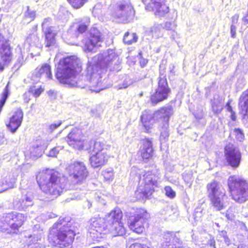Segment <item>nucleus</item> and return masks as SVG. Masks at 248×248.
Masks as SVG:
<instances>
[{
	"mask_svg": "<svg viewBox=\"0 0 248 248\" xmlns=\"http://www.w3.org/2000/svg\"><path fill=\"white\" fill-rule=\"evenodd\" d=\"M32 198L31 197H27L25 200H23L22 202L21 205L23 208L24 207L29 206L31 205Z\"/></svg>",
	"mask_w": 248,
	"mask_h": 248,
	"instance_id": "obj_49",
	"label": "nucleus"
},
{
	"mask_svg": "<svg viewBox=\"0 0 248 248\" xmlns=\"http://www.w3.org/2000/svg\"><path fill=\"white\" fill-rule=\"evenodd\" d=\"M172 114L173 109L170 107L163 108L156 113V116L163 117V119L161 120L163 121V124L160 137L161 140H165L169 137V132L168 131L169 119Z\"/></svg>",
	"mask_w": 248,
	"mask_h": 248,
	"instance_id": "obj_18",
	"label": "nucleus"
},
{
	"mask_svg": "<svg viewBox=\"0 0 248 248\" xmlns=\"http://www.w3.org/2000/svg\"><path fill=\"white\" fill-rule=\"evenodd\" d=\"M36 179L43 192L55 197L59 196L65 188L64 179L54 170H43L36 176Z\"/></svg>",
	"mask_w": 248,
	"mask_h": 248,
	"instance_id": "obj_3",
	"label": "nucleus"
},
{
	"mask_svg": "<svg viewBox=\"0 0 248 248\" xmlns=\"http://www.w3.org/2000/svg\"><path fill=\"white\" fill-rule=\"evenodd\" d=\"M174 65H171V66L170 67V73L171 74H172V75H174Z\"/></svg>",
	"mask_w": 248,
	"mask_h": 248,
	"instance_id": "obj_62",
	"label": "nucleus"
},
{
	"mask_svg": "<svg viewBox=\"0 0 248 248\" xmlns=\"http://www.w3.org/2000/svg\"><path fill=\"white\" fill-rule=\"evenodd\" d=\"M208 197L216 211L224 209L228 204V196L222 185L213 181L206 186Z\"/></svg>",
	"mask_w": 248,
	"mask_h": 248,
	"instance_id": "obj_6",
	"label": "nucleus"
},
{
	"mask_svg": "<svg viewBox=\"0 0 248 248\" xmlns=\"http://www.w3.org/2000/svg\"><path fill=\"white\" fill-rule=\"evenodd\" d=\"M130 85V84H128L126 81H124L123 85L122 86L120 85L119 89H124L127 88Z\"/></svg>",
	"mask_w": 248,
	"mask_h": 248,
	"instance_id": "obj_60",
	"label": "nucleus"
},
{
	"mask_svg": "<svg viewBox=\"0 0 248 248\" xmlns=\"http://www.w3.org/2000/svg\"><path fill=\"white\" fill-rule=\"evenodd\" d=\"M195 117L198 120L202 119L204 115V109L202 107L199 108L195 113Z\"/></svg>",
	"mask_w": 248,
	"mask_h": 248,
	"instance_id": "obj_46",
	"label": "nucleus"
},
{
	"mask_svg": "<svg viewBox=\"0 0 248 248\" xmlns=\"http://www.w3.org/2000/svg\"><path fill=\"white\" fill-rule=\"evenodd\" d=\"M109 157L106 152H98L91 155L90 162L93 168L102 167L107 163Z\"/></svg>",
	"mask_w": 248,
	"mask_h": 248,
	"instance_id": "obj_23",
	"label": "nucleus"
},
{
	"mask_svg": "<svg viewBox=\"0 0 248 248\" xmlns=\"http://www.w3.org/2000/svg\"><path fill=\"white\" fill-rule=\"evenodd\" d=\"M135 11L129 0L118 1L113 7L111 16L117 22L127 23L133 18Z\"/></svg>",
	"mask_w": 248,
	"mask_h": 248,
	"instance_id": "obj_8",
	"label": "nucleus"
},
{
	"mask_svg": "<svg viewBox=\"0 0 248 248\" xmlns=\"http://www.w3.org/2000/svg\"><path fill=\"white\" fill-rule=\"evenodd\" d=\"M75 232L73 229L56 230V233L51 236V239L60 248H70L74 239Z\"/></svg>",
	"mask_w": 248,
	"mask_h": 248,
	"instance_id": "obj_10",
	"label": "nucleus"
},
{
	"mask_svg": "<svg viewBox=\"0 0 248 248\" xmlns=\"http://www.w3.org/2000/svg\"><path fill=\"white\" fill-rule=\"evenodd\" d=\"M226 217L228 220H232L234 218V215L228 210L226 213Z\"/></svg>",
	"mask_w": 248,
	"mask_h": 248,
	"instance_id": "obj_53",
	"label": "nucleus"
},
{
	"mask_svg": "<svg viewBox=\"0 0 248 248\" xmlns=\"http://www.w3.org/2000/svg\"><path fill=\"white\" fill-rule=\"evenodd\" d=\"M0 49L1 50V59L6 64L11 61L12 55L8 41L3 36H0Z\"/></svg>",
	"mask_w": 248,
	"mask_h": 248,
	"instance_id": "obj_25",
	"label": "nucleus"
},
{
	"mask_svg": "<svg viewBox=\"0 0 248 248\" xmlns=\"http://www.w3.org/2000/svg\"><path fill=\"white\" fill-rule=\"evenodd\" d=\"M138 39V37L136 33H130L127 32L125 33L124 36V42L127 44H131L134 42H136Z\"/></svg>",
	"mask_w": 248,
	"mask_h": 248,
	"instance_id": "obj_34",
	"label": "nucleus"
},
{
	"mask_svg": "<svg viewBox=\"0 0 248 248\" xmlns=\"http://www.w3.org/2000/svg\"><path fill=\"white\" fill-rule=\"evenodd\" d=\"M48 19H45L42 23V28L46 36V46L49 47L55 43L54 36L55 33L54 32L52 27H46V24Z\"/></svg>",
	"mask_w": 248,
	"mask_h": 248,
	"instance_id": "obj_29",
	"label": "nucleus"
},
{
	"mask_svg": "<svg viewBox=\"0 0 248 248\" xmlns=\"http://www.w3.org/2000/svg\"><path fill=\"white\" fill-rule=\"evenodd\" d=\"M102 39L99 31L95 28H92L89 32V36L82 40L83 47L86 52L95 51L96 47L100 46L98 44Z\"/></svg>",
	"mask_w": 248,
	"mask_h": 248,
	"instance_id": "obj_16",
	"label": "nucleus"
},
{
	"mask_svg": "<svg viewBox=\"0 0 248 248\" xmlns=\"http://www.w3.org/2000/svg\"><path fill=\"white\" fill-rule=\"evenodd\" d=\"M23 117V113L20 108H17L6 124L12 133H15L20 126Z\"/></svg>",
	"mask_w": 248,
	"mask_h": 248,
	"instance_id": "obj_24",
	"label": "nucleus"
},
{
	"mask_svg": "<svg viewBox=\"0 0 248 248\" xmlns=\"http://www.w3.org/2000/svg\"><path fill=\"white\" fill-rule=\"evenodd\" d=\"M183 178L185 182L190 186L193 181V173L192 171H186L183 173Z\"/></svg>",
	"mask_w": 248,
	"mask_h": 248,
	"instance_id": "obj_39",
	"label": "nucleus"
},
{
	"mask_svg": "<svg viewBox=\"0 0 248 248\" xmlns=\"http://www.w3.org/2000/svg\"><path fill=\"white\" fill-rule=\"evenodd\" d=\"M231 196L238 203L248 201V181L238 175L229 177L227 181Z\"/></svg>",
	"mask_w": 248,
	"mask_h": 248,
	"instance_id": "obj_5",
	"label": "nucleus"
},
{
	"mask_svg": "<svg viewBox=\"0 0 248 248\" xmlns=\"http://www.w3.org/2000/svg\"><path fill=\"white\" fill-rule=\"evenodd\" d=\"M230 104H231V101H229L227 102V103L226 104V108L228 112L232 113V112H233L234 111L233 110L232 107L231 106Z\"/></svg>",
	"mask_w": 248,
	"mask_h": 248,
	"instance_id": "obj_56",
	"label": "nucleus"
},
{
	"mask_svg": "<svg viewBox=\"0 0 248 248\" xmlns=\"http://www.w3.org/2000/svg\"><path fill=\"white\" fill-rule=\"evenodd\" d=\"M108 148H109V145L106 144L100 140H92L89 143V150L90 152L97 153L98 152H106Z\"/></svg>",
	"mask_w": 248,
	"mask_h": 248,
	"instance_id": "obj_30",
	"label": "nucleus"
},
{
	"mask_svg": "<svg viewBox=\"0 0 248 248\" xmlns=\"http://www.w3.org/2000/svg\"><path fill=\"white\" fill-rule=\"evenodd\" d=\"M160 109L156 111L155 113H152L150 111L145 110L142 112L140 117L142 123L148 132L149 130L152 128V125L156 120L160 119L162 120L163 117L156 116V113L158 112Z\"/></svg>",
	"mask_w": 248,
	"mask_h": 248,
	"instance_id": "obj_22",
	"label": "nucleus"
},
{
	"mask_svg": "<svg viewBox=\"0 0 248 248\" xmlns=\"http://www.w3.org/2000/svg\"><path fill=\"white\" fill-rule=\"evenodd\" d=\"M142 144L143 147L141 149H147L148 148H153L152 142L148 139L143 140H142Z\"/></svg>",
	"mask_w": 248,
	"mask_h": 248,
	"instance_id": "obj_47",
	"label": "nucleus"
},
{
	"mask_svg": "<svg viewBox=\"0 0 248 248\" xmlns=\"http://www.w3.org/2000/svg\"><path fill=\"white\" fill-rule=\"evenodd\" d=\"M75 8L82 7L87 0H67Z\"/></svg>",
	"mask_w": 248,
	"mask_h": 248,
	"instance_id": "obj_41",
	"label": "nucleus"
},
{
	"mask_svg": "<svg viewBox=\"0 0 248 248\" xmlns=\"http://www.w3.org/2000/svg\"><path fill=\"white\" fill-rule=\"evenodd\" d=\"M30 93H29V92H28L27 93H25L23 95L24 99L25 101L26 102H28L30 100V95H29Z\"/></svg>",
	"mask_w": 248,
	"mask_h": 248,
	"instance_id": "obj_57",
	"label": "nucleus"
},
{
	"mask_svg": "<svg viewBox=\"0 0 248 248\" xmlns=\"http://www.w3.org/2000/svg\"><path fill=\"white\" fill-rule=\"evenodd\" d=\"M202 209L201 208H197L195 209V217H201L202 214Z\"/></svg>",
	"mask_w": 248,
	"mask_h": 248,
	"instance_id": "obj_54",
	"label": "nucleus"
},
{
	"mask_svg": "<svg viewBox=\"0 0 248 248\" xmlns=\"http://www.w3.org/2000/svg\"><path fill=\"white\" fill-rule=\"evenodd\" d=\"M170 89L168 87L167 79L163 75L159 77L158 87L155 93L151 97L152 104L155 105L158 102L167 99Z\"/></svg>",
	"mask_w": 248,
	"mask_h": 248,
	"instance_id": "obj_14",
	"label": "nucleus"
},
{
	"mask_svg": "<svg viewBox=\"0 0 248 248\" xmlns=\"http://www.w3.org/2000/svg\"><path fill=\"white\" fill-rule=\"evenodd\" d=\"M165 191L166 195L170 198H173L176 195L175 191L170 186H166L165 187Z\"/></svg>",
	"mask_w": 248,
	"mask_h": 248,
	"instance_id": "obj_45",
	"label": "nucleus"
},
{
	"mask_svg": "<svg viewBox=\"0 0 248 248\" xmlns=\"http://www.w3.org/2000/svg\"><path fill=\"white\" fill-rule=\"evenodd\" d=\"M60 151V148L59 147H54L51 149L47 154V155L51 157H56Z\"/></svg>",
	"mask_w": 248,
	"mask_h": 248,
	"instance_id": "obj_48",
	"label": "nucleus"
},
{
	"mask_svg": "<svg viewBox=\"0 0 248 248\" xmlns=\"http://www.w3.org/2000/svg\"><path fill=\"white\" fill-rule=\"evenodd\" d=\"M151 7L155 11V16H164L169 11V8L165 4V0H152Z\"/></svg>",
	"mask_w": 248,
	"mask_h": 248,
	"instance_id": "obj_26",
	"label": "nucleus"
},
{
	"mask_svg": "<svg viewBox=\"0 0 248 248\" xmlns=\"http://www.w3.org/2000/svg\"><path fill=\"white\" fill-rule=\"evenodd\" d=\"M130 248H150L147 246L140 243H135L130 246Z\"/></svg>",
	"mask_w": 248,
	"mask_h": 248,
	"instance_id": "obj_51",
	"label": "nucleus"
},
{
	"mask_svg": "<svg viewBox=\"0 0 248 248\" xmlns=\"http://www.w3.org/2000/svg\"><path fill=\"white\" fill-rule=\"evenodd\" d=\"M42 231H41L38 233H34L33 235H31L29 237L27 242L29 245L35 244L38 243L39 241H41L42 238Z\"/></svg>",
	"mask_w": 248,
	"mask_h": 248,
	"instance_id": "obj_35",
	"label": "nucleus"
},
{
	"mask_svg": "<svg viewBox=\"0 0 248 248\" xmlns=\"http://www.w3.org/2000/svg\"><path fill=\"white\" fill-rule=\"evenodd\" d=\"M161 28L159 26H155L151 29V32L153 37L157 38L161 36Z\"/></svg>",
	"mask_w": 248,
	"mask_h": 248,
	"instance_id": "obj_44",
	"label": "nucleus"
},
{
	"mask_svg": "<svg viewBox=\"0 0 248 248\" xmlns=\"http://www.w3.org/2000/svg\"><path fill=\"white\" fill-rule=\"evenodd\" d=\"M90 19L84 17L79 21L74 23L69 29L68 33L74 38H77L79 34L85 32L90 25Z\"/></svg>",
	"mask_w": 248,
	"mask_h": 248,
	"instance_id": "obj_19",
	"label": "nucleus"
},
{
	"mask_svg": "<svg viewBox=\"0 0 248 248\" xmlns=\"http://www.w3.org/2000/svg\"><path fill=\"white\" fill-rule=\"evenodd\" d=\"M233 134L237 140L242 141L244 140L245 136L241 129L235 128L233 130Z\"/></svg>",
	"mask_w": 248,
	"mask_h": 248,
	"instance_id": "obj_42",
	"label": "nucleus"
},
{
	"mask_svg": "<svg viewBox=\"0 0 248 248\" xmlns=\"http://www.w3.org/2000/svg\"><path fill=\"white\" fill-rule=\"evenodd\" d=\"M238 108L243 123L247 122L248 120V89L241 94L238 101Z\"/></svg>",
	"mask_w": 248,
	"mask_h": 248,
	"instance_id": "obj_21",
	"label": "nucleus"
},
{
	"mask_svg": "<svg viewBox=\"0 0 248 248\" xmlns=\"http://www.w3.org/2000/svg\"><path fill=\"white\" fill-rule=\"evenodd\" d=\"M225 156L228 164L233 168H237L241 160V153L239 148L231 143L225 147Z\"/></svg>",
	"mask_w": 248,
	"mask_h": 248,
	"instance_id": "obj_15",
	"label": "nucleus"
},
{
	"mask_svg": "<svg viewBox=\"0 0 248 248\" xmlns=\"http://www.w3.org/2000/svg\"><path fill=\"white\" fill-rule=\"evenodd\" d=\"M26 219V217L21 213L7 214L0 220V231L7 233H16Z\"/></svg>",
	"mask_w": 248,
	"mask_h": 248,
	"instance_id": "obj_7",
	"label": "nucleus"
},
{
	"mask_svg": "<svg viewBox=\"0 0 248 248\" xmlns=\"http://www.w3.org/2000/svg\"><path fill=\"white\" fill-rule=\"evenodd\" d=\"M208 244L210 245V246L213 247V248H216L215 241L214 240V239H210L208 242Z\"/></svg>",
	"mask_w": 248,
	"mask_h": 248,
	"instance_id": "obj_58",
	"label": "nucleus"
},
{
	"mask_svg": "<svg viewBox=\"0 0 248 248\" xmlns=\"http://www.w3.org/2000/svg\"><path fill=\"white\" fill-rule=\"evenodd\" d=\"M211 105L214 113L219 114L223 108V101L218 95L214 96L211 100Z\"/></svg>",
	"mask_w": 248,
	"mask_h": 248,
	"instance_id": "obj_31",
	"label": "nucleus"
},
{
	"mask_svg": "<svg viewBox=\"0 0 248 248\" xmlns=\"http://www.w3.org/2000/svg\"><path fill=\"white\" fill-rule=\"evenodd\" d=\"M121 61L115 50L109 49L94 56L88 62L86 78L89 80L91 91L99 92L106 87L103 83V77L107 68L110 71H119Z\"/></svg>",
	"mask_w": 248,
	"mask_h": 248,
	"instance_id": "obj_1",
	"label": "nucleus"
},
{
	"mask_svg": "<svg viewBox=\"0 0 248 248\" xmlns=\"http://www.w3.org/2000/svg\"><path fill=\"white\" fill-rule=\"evenodd\" d=\"M231 118L232 121L236 120V116L234 111H233L232 113H231Z\"/></svg>",
	"mask_w": 248,
	"mask_h": 248,
	"instance_id": "obj_61",
	"label": "nucleus"
},
{
	"mask_svg": "<svg viewBox=\"0 0 248 248\" xmlns=\"http://www.w3.org/2000/svg\"><path fill=\"white\" fill-rule=\"evenodd\" d=\"M36 16V12L34 10H32L30 9L29 7H27V10L25 13V16L30 19V21H32L34 20Z\"/></svg>",
	"mask_w": 248,
	"mask_h": 248,
	"instance_id": "obj_43",
	"label": "nucleus"
},
{
	"mask_svg": "<svg viewBox=\"0 0 248 248\" xmlns=\"http://www.w3.org/2000/svg\"><path fill=\"white\" fill-rule=\"evenodd\" d=\"M66 170L69 175L72 177L76 183L82 181L88 175V171L84 164L81 162L71 163L66 168Z\"/></svg>",
	"mask_w": 248,
	"mask_h": 248,
	"instance_id": "obj_13",
	"label": "nucleus"
},
{
	"mask_svg": "<svg viewBox=\"0 0 248 248\" xmlns=\"http://www.w3.org/2000/svg\"><path fill=\"white\" fill-rule=\"evenodd\" d=\"M108 224L105 218H94L90 220L88 231L93 240L99 241L100 239L108 232Z\"/></svg>",
	"mask_w": 248,
	"mask_h": 248,
	"instance_id": "obj_11",
	"label": "nucleus"
},
{
	"mask_svg": "<svg viewBox=\"0 0 248 248\" xmlns=\"http://www.w3.org/2000/svg\"><path fill=\"white\" fill-rule=\"evenodd\" d=\"M4 69V64L0 62V70L2 71Z\"/></svg>",
	"mask_w": 248,
	"mask_h": 248,
	"instance_id": "obj_63",
	"label": "nucleus"
},
{
	"mask_svg": "<svg viewBox=\"0 0 248 248\" xmlns=\"http://www.w3.org/2000/svg\"><path fill=\"white\" fill-rule=\"evenodd\" d=\"M55 217V215L54 214H50L49 215V217L50 218H52V217Z\"/></svg>",
	"mask_w": 248,
	"mask_h": 248,
	"instance_id": "obj_64",
	"label": "nucleus"
},
{
	"mask_svg": "<svg viewBox=\"0 0 248 248\" xmlns=\"http://www.w3.org/2000/svg\"><path fill=\"white\" fill-rule=\"evenodd\" d=\"M47 146L45 140H37L30 149L31 154L34 156H40Z\"/></svg>",
	"mask_w": 248,
	"mask_h": 248,
	"instance_id": "obj_28",
	"label": "nucleus"
},
{
	"mask_svg": "<svg viewBox=\"0 0 248 248\" xmlns=\"http://www.w3.org/2000/svg\"><path fill=\"white\" fill-rule=\"evenodd\" d=\"M154 152L153 148L141 149V155L143 159L147 160L152 156Z\"/></svg>",
	"mask_w": 248,
	"mask_h": 248,
	"instance_id": "obj_38",
	"label": "nucleus"
},
{
	"mask_svg": "<svg viewBox=\"0 0 248 248\" xmlns=\"http://www.w3.org/2000/svg\"><path fill=\"white\" fill-rule=\"evenodd\" d=\"M160 182L158 175L152 171H144L139 175V186L135 192L139 200L148 198L154 191V186H157Z\"/></svg>",
	"mask_w": 248,
	"mask_h": 248,
	"instance_id": "obj_4",
	"label": "nucleus"
},
{
	"mask_svg": "<svg viewBox=\"0 0 248 248\" xmlns=\"http://www.w3.org/2000/svg\"><path fill=\"white\" fill-rule=\"evenodd\" d=\"M105 179L107 181H112L114 177L113 170L112 168H107L102 172Z\"/></svg>",
	"mask_w": 248,
	"mask_h": 248,
	"instance_id": "obj_37",
	"label": "nucleus"
},
{
	"mask_svg": "<svg viewBox=\"0 0 248 248\" xmlns=\"http://www.w3.org/2000/svg\"><path fill=\"white\" fill-rule=\"evenodd\" d=\"M81 68L80 59L76 56H68L61 60L56 69V77L60 82L73 87L84 88L88 87L91 91L89 80L81 76L77 79V75Z\"/></svg>",
	"mask_w": 248,
	"mask_h": 248,
	"instance_id": "obj_2",
	"label": "nucleus"
},
{
	"mask_svg": "<svg viewBox=\"0 0 248 248\" xmlns=\"http://www.w3.org/2000/svg\"><path fill=\"white\" fill-rule=\"evenodd\" d=\"M164 28L168 30H173L174 28V24L173 23L167 22L165 23Z\"/></svg>",
	"mask_w": 248,
	"mask_h": 248,
	"instance_id": "obj_52",
	"label": "nucleus"
},
{
	"mask_svg": "<svg viewBox=\"0 0 248 248\" xmlns=\"http://www.w3.org/2000/svg\"><path fill=\"white\" fill-rule=\"evenodd\" d=\"M148 61L146 59H141L140 61L141 66L143 67L147 64Z\"/></svg>",
	"mask_w": 248,
	"mask_h": 248,
	"instance_id": "obj_59",
	"label": "nucleus"
},
{
	"mask_svg": "<svg viewBox=\"0 0 248 248\" xmlns=\"http://www.w3.org/2000/svg\"><path fill=\"white\" fill-rule=\"evenodd\" d=\"M0 182V193L7 190L9 188L14 187V185L16 183V179L13 178L9 182L7 181V179L4 180L3 182Z\"/></svg>",
	"mask_w": 248,
	"mask_h": 248,
	"instance_id": "obj_33",
	"label": "nucleus"
},
{
	"mask_svg": "<svg viewBox=\"0 0 248 248\" xmlns=\"http://www.w3.org/2000/svg\"><path fill=\"white\" fill-rule=\"evenodd\" d=\"M72 224L73 223L71 222L69 217H65L62 218H60L59 221L55 223L50 230L48 238H51V236L56 233V230H61L62 228L63 229V230L73 229L72 227Z\"/></svg>",
	"mask_w": 248,
	"mask_h": 248,
	"instance_id": "obj_27",
	"label": "nucleus"
},
{
	"mask_svg": "<svg viewBox=\"0 0 248 248\" xmlns=\"http://www.w3.org/2000/svg\"><path fill=\"white\" fill-rule=\"evenodd\" d=\"M38 42L39 38L37 35L34 33L31 34L27 37L25 41L24 49L28 51L30 50L31 46L37 45Z\"/></svg>",
	"mask_w": 248,
	"mask_h": 248,
	"instance_id": "obj_32",
	"label": "nucleus"
},
{
	"mask_svg": "<svg viewBox=\"0 0 248 248\" xmlns=\"http://www.w3.org/2000/svg\"><path fill=\"white\" fill-rule=\"evenodd\" d=\"M165 240L161 245V248H179V246H176L173 243V242H170V238H164Z\"/></svg>",
	"mask_w": 248,
	"mask_h": 248,
	"instance_id": "obj_40",
	"label": "nucleus"
},
{
	"mask_svg": "<svg viewBox=\"0 0 248 248\" xmlns=\"http://www.w3.org/2000/svg\"><path fill=\"white\" fill-rule=\"evenodd\" d=\"M148 217V214L143 209H138L133 215L129 217L128 224L129 228L136 233H141L144 230L143 223Z\"/></svg>",
	"mask_w": 248,
	"mask_h": 248,
	"instance_id": "obj_12",
	"label": "nucleus"
},
{
	"mask_svg": "<svg viewBox=\"0 0 248 248\" xmlns=\"http://www.w3.org/2000/svg\"><path fill=\"white\" fill-rule=\"evenodd\" d=\"M235 33H236V27L233 25H232L231 26V36L232 37H233V38L235 37Z\"/></svg>",
	"mask_w": 248,
	"mask_h": 248,
	"instance_id": "obj_55",
	"label": "nucleus"
},
{
	"mask_svg": "<svg viewBox=\"0 0 248 248\" xmlns=\"http://www.w3.org/2000/svg\"><path fill=\"white\" fill-rule=\"evenodd\" d=\"M62 122L61 121H58L55 123H53L51 124L49 128L51 131V132H52L53 130L57 128L61 124H62Z\"/></svg>",
	"mask_w": 248,
	"mask_h": 248,
	"instance_id": "obj_50",
	"label": "nucleus"
},
{
	"mask_svg": "<svg viewBox=\"0 0 248 248\" xmlns=\"http://www.w3.org/2000/svg\"><path fill=\"white\" fill-rule=\"evenodd\" d=\"M44 89L41 86H36L35 85L31 86L29 89V93H31L35 97H38Z\"/></svg>",
	"mask_w": 248,
	"mask_h": 248,
	"instance_id": "obj_36",
	"label": "nucleus"
},
{
	"mask_svg": "<svg viewBox=\"0 0 248 248\" xmlns=\"http://www.w3.org/2000/svg\"><path fill=\"white\" fill-rule=\"evenodd\" d=\"M123 213L120 209L116 208L106 216V221L108 224V232L112 236H122L125 234V230L121 222Z\"/></svg>",
	"mask_w": 248,
	"mask_h": 248,
	"instance_id": "obj_9",
	"label": "nucleus"
},
{
	"mask_svg": "<svg viewBox=\"0 0 248 248\" xmlns=\"http://www.w3.org/2000/svg\"><path fill=\"white\" fill-rule=\"evenodd\" d=\"M66 140L70 146L81 150L84 146L85 137L80 129L74 128L67 135Z\"/></svg>",
	"mask_w": 248,
	"mask_h": 248,
	"instance_id": "obj_17",
	"label": "nucleus"
},
{
	"mask_svg": "<svg viewBox=\"0 0 248 248\" xmlns=\"http://www.w3.org/2000/svg\"><path fill=\"white\" fill-rule=\"evenodd\" d=\"M52 77L51 67L47 64H45L41 67H38L32 74V80L35 82H44Z\"/></svg>",
	"mask_w": 248,
	"mask_h": 248,
	"instance_id": "obj_20",
	"label": "nucleus"
}]
</instances>
